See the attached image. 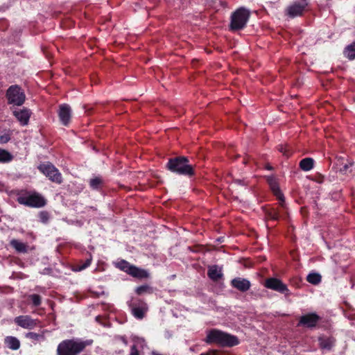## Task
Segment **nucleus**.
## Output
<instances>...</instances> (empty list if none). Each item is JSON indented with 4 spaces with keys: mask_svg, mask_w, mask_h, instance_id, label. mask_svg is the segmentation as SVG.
<instances>
[{
    "mask_svg": "<svg viewBox=\"0 0 355 355\" xmlns=\"http://www.w3.org/2000/svg\"><path fill=\"white\" fill-rule=\"evenodd\" d=\"M92 343V340H82L79 338L64 340L58 345L57 355H78Z\"/></svg>",
    "mask_w": 355,
    "mask_h": 355,
    "instance_id": "obj_1",
    "label": "nucleus"
},
{
    "mask_svg": "<svg viewBox=\"0 0 355 355\" xmlns=\"http://www.w3.org/2000/svg\"><path fill=\"white\" fill-rule=\"evenodd\" d=\"M207 343H216L223 347H234L239 343L236 336L218 329H211L207 332L205 339Z\"/></svg>",
    "mask_w": 355,
    "mask_h": 355,
    "instance_id": "obj_2",
    "label": "nucleus"
},
{
    "mask_svg": "<svg viewBox=\"0 0 355 355\" xmlns=\"http://www.w3.org/2000/svg\"><path fill=\"white\" fill-rule=\"evenodd\" d=\"M166 168L170 171L179 175H193V167L189 164V160L186 157H177L169 159L166 164Z\"/></svg>",
    "mask_w": 355,
    "mask_h": 355,
    "instance_id": "obj_3",
    "label": "nucleus"
},
{
    "mask_svg": "<svg viewBox=\"0 0 355 355\" xmlns=\"http://www.w3.org/2000/svg\"><path fill=\"white\" fill-rule=\"evenodd\" d=\"M250 12L248 9L241 7L237 9L231 17L230 28L233 31L243 29L250 18Z\"/></svg>",
    "mask_w": 355,
    "mask_h": 355,
    "instance_id": "obj_4",
    "label": "nucleus"
},
{
    "mask_svg": "<svg viewBox=\"0 0 355 355\" xmlns=\"http://www.w3.org/2000/svg\"><path fill=\"white\" fill-rule=\"evenodd\" d=\"M8 103L13 105L21 106L26 100V95L23 89L17 85H13L6 91Z\"/></svg>",
    "mask_w": 355,
    "mask_h": 355,
    "instance_id": "obj_5",
    "label": "nucleus"
},
{
    "mask_svg": "<svg viewBox=\"0 0 355 355\" xmlns=\"http://www.w3.org/2000/svg\"><path fill=\"white\" fill-rule=\"evenodd\" d=\"M19 204L31 207H42L45 205V199L40 194L34 193L20 196L17 198Z\"/></svg>",
    "mask_w": 355,
    "mask_h": 355,
    "instance_id": "obj_6",
    "label": "nucleus"
},
{
    "mask_svg": "<svg viewBox=\"0 0 355 355\" xmlns=\"http://www.w3.org/2000/svg\"><path fill=\"white\" fill-rule=\"evenodd\" d=\"M39 170L49 179L56 183L62 182V175L59 171L51 163H44L39 166Z\"/></svg>",
    "mask_w": 355,
    "mask_h": 355,
    "instance_id": "obj_7",
    "label": "nucleus"
},
{
    "mask_svg": "<svg viewBox=\"0 0 355 355\" xmlns=\"http://www.w3.org/2000/svg\"><path fill=\"white\" fill-rule=\"evenodd\" d=\"M132 315L137 319H142L146 312L147 304L139 300H132L128 303Z\"/></svg>",
    "mask_w": 355,
    "mask_h": 355,
    "instance_id": "obj_8",
    "label": "nucleus"
},
{
    "mask_svg": "<svg viewBox=\"0 0 355 355\" xmlns=\"http://www.w3.org/2000/svg\"><path fill=\"white\" fill-rule=\"evenodd\" d=\"M264 286L269 289L277 291L285 295L289 294V291L286 284L277 278H269L265 282Z\"/></svg>",
    "mask_w": 355,
    "mask_h": 355,
    "instance_id": "obj_9",
    "label": "nucleus"
},
{
    "mask_svg": "<svg viewBox=\"0 0 355 355\" xmlns=\"http://www.w3.org/2000/svg\"><path fill=\"white\" fill-rule=\"evenodd\" d=\"M320 320L321 317L315 313H307L300 317L298 326H304L312 329L316 327Z\"/></svg>",
    "mask_w": 355,
    "mask_h": 355,
    "instance_id": "obj_10",
    "label": "nucleus"
},
{
    "mask_svg": "<svg viewBox=\"0 0 355 355\" xmlns=\"http://www.w3.org/2000/svg\"><path fill=\"white\" fill-rule=\"evenodd\" d=\"M307 5L308 1L306 0H300L294 2L287 8V15L291 17L300 16L302 14Z\"/></svg>",
    "mask_w": 355,
    "mask_h": 355,
    "instance_id": "obj_11",
    "label": "nucleus"
},
{
    "mask_svg": "<svg viewBox=\"0 0 355 355\" xmlns=\"http://www.w3.org/2000/svg\"><path fill=\"white\" fill-rule=\"evenodd\" d=\"M15 322L24 329H32L37 325V320L29 315H19L15 318Z\"/></svg>",
    "mask_w": 355,
    "mask_h": 355,
    "instance_id": "obj_12",
    "label": "nucleus"
},
{
    "mask_svg": "<svg viewBox=\"0 0 355 355\" xmlns=\"http://www.w3.org/2000/svg\"><path fill=\"white\" fill-rule=\"evenodd\" d=\"M58 116L62 125H68L71 116V110L69 105L62 104L60 105Z\"/></svg>",
    "mask_w": 355,
    "mask_h": 355,
    "instance_id": "obj_13",
    "label": "nucleus"
},
{
    "mask_svg": "<svg viewBox=\"0 0 355 355\" xmlns=\"http://www.w3.org/2000/svg\"><path fill=\"white\" fill-rule=\"evenodd\" d=\"M231 285L233 288L241 292H246L251 286L250 282L245 278L236 277L231 281Z\"/></svg>",
    "mask_w": 355,
    "mask_h": 355,
    "instance_id": "obj_14",
    "label": "nucleus"
},
{
    "mask_svg": "<svg viewBox=\"0 0 355 355\" xmlns=\"http://www.w3.org/2000/svg\"><path fill=\"white\" fill-rule=\"evenodd\" d=\"M31 114L30 110L25 107L20 110H16L13 112L14 116L20 122L21 125H26L28 123Z\"/></svg>",
    "mask_w": 355,
    "mask_h": 355,
    "instance_id": "obj_15",
    "label": "nucleus"
},
{
    "mask_svg": "<svg viewBox=\"0 0 355 355\" xmlns=\"http://www.w3.org/2000/svg\"><path fill=\"white\" fill-rule=\"evenodd\" d=\"M320 347L324 351H330L334 345L335 340L331 337L320 336L318 338Z\"/></svg>",
    "mask_w": 355,
    "mask_h": 355,
    "instance_id": "obj_16",
    "label": "nucleus"
},
{
    "mask_svg": "<svg viewBox=\"0 0 355 355\" xmlns=\"http://www.w3.org/2000/svg\"><path fill=\"white\" fill-rule=\"evenodd\" d=\"M270 188H271L272 191H273L274 194L277 196V198L279 200L280 206L282 208L286 209V204H285V202H284V198L283 194L281 193L277 184L275 181L270 180Z\"/></svg>",
    "mask_w": 355,
    "mask_h": 355,
    "instance_id": "obj_17",
    "label": "nucleus"
},
{
    "mask_svg": "<svg viewBox=\"0 0 355 355\" xmlns=\"http://www.w3.org/2000/svg\"><path fill=\"white\" fill-rule=\"evenodd\" d=\"M208 276L214 281L218 280L223 276L221 268L216 265L209 266L208 269Z\"/></svg>",
    "mask_w": 355,
    "mask_h": 355,
    "instance_id": "obj_18",
    "label": "nucleus"
},
{
    "mask_svg": "<svg viewBox=\"0 0 355 355\" xmlns=\"http://www.w3.org/2000/svg\"><path fill=\"white\" fill-rule=\"evenodd\" d=\"M5 344L12 350H17L20 347V341L14 336H6L4 340Z\"/></svg>",
    "mask_w": 355,
    "mask_h": 355,
    "instance_id": "obj_19",
    "label": "nucleus"
},
{
    "mask_svg": "<svg viewBox=\"0 0 355 355\" xmlns=\"http://www.w3.org/2000/svg\"><path fill=\"white\" fill-rule=\"evenodd\" d=\"M129 275L139 279H144L148 277V273L146 270L137 268L135 266H132Z\"/></svg>",
    "mask_w": 355,
    "mask_h": 355,
    "instance_id": "obj_20",
    "label": "nucleus"
},
{
    "mask_svg": "<svg viewBox=\"0 0 355 355\" xmlns=\"http://www.w3.org/2000/svg\"><path fill=\"white\" fill-rule=\"evenodd\" d=\"M314 160L311 157L302 159L300 162V167L304 171H309L313 168Z\"/></svg>",
    "mask_w": 355,
    "mask_h": 355,
    "instance_id": "obj_21",
    "label": "nucleus"
},
{
    "mask_svg": "<svg viewBox=\"0 0 355 355\" xmlns=\"http://www.w3.org/2000/svg\"><path fill=\"white\" fill-rule=\"evenodd\" d=\"M344 55L350 60L355 59V42L345 47Z\"/></svg>",
    "mask_w": 355,
    "mask_h": 355,
    "instance_id": "obj_22",
    "label": "nucleus"
},
{
    "mask_svg": "<svg viewBox=\"0 0 355 355\" xmlns=\"http://www.w3.org/2000/svg\"><path fill=\"white\" fill-rule=\"evenodd\" d=\"M306 280L310 284L317 285L321 282V275L317 272H311L307 275Z\"/></svg>",
    "mask_w": 355,
    "mask_h": 355,
    "instance_id": "obj_23",
    "label": "nucleus"
},
{
    "mask_svg": "<svg viewBox=\"0 0 355 355\" xmlns=\"http://www.w3.org/2000/svg\"><path fill=\"white\" fill-rule=\"evenodd\" d=\"M13 156L7 150L0 148V162L7 163L12 161Z\"/></svg>",
    "mask_w": 355,
    "mask_h": 355,
    "instance_id": "obj_24",
    "label": "nucleus"
},
{
    "mask_svg": "<svg viewBox=\"0 0 355 355\" xmlns=\"http://www.w3.org/2000/svg\"><path fill=\"white\" fill-rule=\"evenodd\" d=\"M10 245L19 252H26V246L22 242H20L17 240H12L10 242Z\"/></svg>",
    "mask_w": 355,
    "mask_h": 355,
    "instance_id": "obj_25",
    "label": "nucleus"
},
{
    "mask_svg": "<svg viewBox=\"0 0 355 355\" xmlns=\"http://www.w3.org/2000/svg\"><path fill=\"white\" fill-rule=\"evenodd\" d=\"M92 255H89L88 258L86 259V260L83 263H80L77 264L74 268L75 271H82L89 267L92 263Z\"/></svg>",
    "mask_w": 355,
    "mask_h": 355,
    "instance_id": "obj_26",
    "label": "nucleus"
},
{
    "mask_svg": "<svg viewBox=\"0 0 355 355\" xmlns=\"http://www.w3.org/2000/svg\"><path fill=\"white\" fill-rule=\"evenodd\" d=\"M26 337L27 338L36 341H44L45 340L44 333L37 334L35 332H28L26 334Z\"/></svg>",
    "mask_w": 355,
    "mask_h": 355,
    "instance_id": "obj_27",
    "label": "nucleus"
},
{
    "mask_svg": "<svg viewBox=\"0 0 355 355\" xmlns=\"http://www.w3.org/2000/svg\"><path fill=\"white\" fill-rule=\"evenodd\" d=\"M116 266L121 270L126 272L129 274L130 269L132 268V265H130L128 261L125 260H121L117 263Z\"/></svg>",
    "mask_w": 355,
    "mask_h": 355,
    "instance_id": "obj_28",
    "label": "nucleus"
},
{
    "mask_svg": "<svg viewBox=\"0 0 355 355\" xmlns=\"http://www.w3.org/2000/svg\"><path fill=\"white\" fill-rule=\"evenodd\" d=\"M103 184V180L99 177L92 178L89 180L90 187L93 189H98Z\"/></svg>",
    "mask_w": 355,
    "mask_h": 355,
    "instance_id": "obj_29",
    "label": "nucleus"
},
{
    "mask_svg": "<svg viewBox=\"0 0 355 355\" xmlns=\"http://www.w3.org/2000/svg\"><path fill=\"white\" fill-rule=\"evenodd\" d=\"M134 345H136V348L140 347L144 348L146 345L145 340L143 338L134 337L133 338Z\"/></svg>",
    "mask_w": 355,
    "mask_h": 355,
    "instance_id": "obj_30",
    "label": "nucleus"
},
{
    "mask_svg": "<svg viewBox=\"0 0 355 355\" xmlns=\"http://www.w3.org/2000/svg\"><path fill=\"white\" fill-rule=\"evenodd\" d=\"M30 298L34 306H37L41 304V297L37 294H33L30 295Z\"/></svg>",
    "mask_w": 355,
    "mask_h": 355,
    "instance_id": "obj_31",
    "label": "nucleus"
},
{
    "mask_svg": "<svg viewBox=\"0 0 355 355\" xmlns=\"http://www.w3.org/2000/svg\"><path fill=\"white\" fill-rule=\"evenodd\" d=\"M10 140V135L8 133H4L0 135V144H6Z\"/></svg>",
    "mask_w": 355,
    "mask_h": 355,
    "instance_id": "obj_32",
    "label": "nucleus"
},
{
    "mask_svg": "<svg viewBox=\"0 0 355 355\" xmlns=\"http://www.w3.org/2000/svg\"><path fill=\"white\" fill-rule=\"evenodd\" d=\"M280 214V212H277L276 211H270L268 212V216L272 220H277L279 218Z\"/></svg>",
    "mask_w": 355,
    "mask_h": 355,
    "instance_id": "obj_33",
    "label": "nucleus"
},
{
    "mask_svg": "<svg viewBox=\"0 0 355 355\" xmlns=\"http://www.w3.org/2000/svg\"><path fill=\"white\" fill-rule=\"evenodd\" d=\"M130 355H139V350L136 348V345L132 346Z\"/></svg>",
    "mask_w": 355,
    "mask_h": 355,
    "instance_id": "obj_34",
    "label": "nucleus"
},
{
    "mask_svg": "<svg viewBox=\"0 0 355 355\" xmlns=\"http://www.w3.org/2000/svg\"><path fill=\"white\" fill-rule=\"evenodd\" d=\"M147 287L146 286H139V287H137V289H136V292L138 293V294H141L143 292H144L146 290Z\"/></svg>",
    "mask_w": 355,
    "mask_h": 355,
    "instance_id": "obj_35",
    "label": "nucleus"
},
{
    "mask_svg": "<svg viewBox=\"0 0 355 355\" xmlns=\"http://www.w3.org/2000/svg\"><path fill=\"white\" fill-rule=\"evenodd\" d=\"M349 168V165L347 164H345L343 165L342 168H340V171L343 173H346Z\"/></svg>",
    "mask_w": 355,
    "mask_h": 355,
    "instance_id": "obj_36",
    "label": "nucleus"
},
{
    "mask_svg": "<svg viewBox=\"0 0 355 355\" xmlns=\"http://www.w3.org/2000/svg\"><path fill=\"white\" fill-rule=\"evenodd\" d=\"M216 354H217V352L215 350H212V351H209L207 353L201 354L200 355H216Z\"/></svg>",
    "mask_w": 355,
    "mask_h": 355,
    "instance_id": "obj_37",
    "label": "nucleus"
},
{
    "mask_svg": "<svg viewBox=\"0 0 355 355\" xmlns=\"http://www.w3.org/2000/svg\"><path fill=\"white\" fill-rule=\"evenodd\" d=\"M41 219L43 223H45L46 220V215L43 213L41 214Z\"/></svg>",
    "mask_w": 355,
    "mask_h": 355,
    "instance_id": "obj_38",
    "label": "nucleus"
},
{
    "mask_svg": "<svg viewBox=\"0 0 355 355\" xmlns=\"http://www.w3.org/2000/svg\"><path fill=\"white\" fill-rule=\"evenodd\" d=\"M151 354H152V355H163V354H162L159 353V352H157V351H153V352H151Z\"/></svg>",
    "mask_w": 355,
    "mask_h": 355,
    "instance_id": "obj_39",
    "label": "nucleus"
},
{
    "mask_svg": "<svg viewBox=\"0 0 355 355\" xmlns=\"http://www.w3.org/2000/svg\"><path fill=\"white\" fill-rule=\"evenodd\" d=\"M279 150H280V151H282V152H283V153H284V155H286V153L283 151V147H282V146L279 148Z\"/></svg>",
    "mask_w": 355,
    "mask_h": 355,
    "instance_id": "obj_40",
    "label": "nucleus"
},
{
    "mask_svg": "<svg viewBox=\"0 0 355 355\" xmlns=\"http://www.w3.org/2000/svg\"><path fill=\"white\" fill-rule=\"evenodd\" d=\"M267 168H268V170H271V169H272V167H271V166H268V167H267Z\"/></svg>",
    "mask_w": 355,
    "mask_h": 355,
    "instance_id": "obj_41",
    "label": "nucleus"
},
{
    "mask_svg": "<svg viewBox=\"0 0 355 355\" xmlns=\"http://www.w3.org/2000/svg\"><path fill=\"white\" fill-rule=\"evenodd\" d=\"M123 343H124L125 345L127 344V342L125 340V339H124V338L123 339Z\"/></svg>",
    "mask_w": 355,
    "mask_h": 355,
    "instance_id": "obj_42",
    "label": "nucleus"
}]
</instances>
